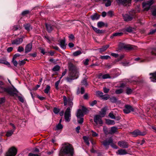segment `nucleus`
Returning a JSON list of instances; mask_svg holds the SVG:
<instances>
[{
	"instance_id": "31",
	"label": "nucleus",
	"mask_w": 156,
	"mask_h": 156,
	"mask_svg": "<svg viewBox=\"0 0 156 156\" xmlns=\"http://www.w3.org/2000/svg\"><path fill=\"white\" fill-rule=\"evenodd\" d=\"M83 139L84 140V142L88 145H89L90 143L88 140V138L86 136H83Z\"/></svg>"
},
{
	"instance_id": "53",
	"label": "nucleus",
	"mask_w": 156,
	"mask_h": 156,
	"mask_svg": "<svg viewBox=\"0 0 156 156\" xmlns=\"http://www.w3.org/2000/svg\"><path fill=\"white\" fill-rule=\"evenodd\" d=\"M107 15L110 17H112L113 15V12L112 11H110L107 12Z\"/></svg>"
},
{
	"instance_id": "6",
	"label": "nucleus",
	"mask_w": 156,
	"mask_h": 156,
	"mask_svg": "<svg viewBox=\"0 0 156 156\" xmlns=\"http://www.w3.org/2000/svg\"><path fill=\"white\" fill-rule=\"evenodd\" d=\"M112 138L111 137L109 138L108 139H106L101 142L102 144L104 146L105 148L106 149H107L108 148L109 145L110 144V143H112Z\"/></svg>"
},
{
	"instance_id": "41",
	"label": "nucleus",
	"mask_w": 156,
	"mask_h": 156,
	"mask_svg": "<svg viewBox=\"0 0 156 156\" xmlns=\"http://www.w3.org/2000/svg\"><path fill=\"white\" fill-rule=\"evenodd\" d=\"M117 130V129L116 127H113L111 128V131L112 133H114L116 132Z\"/></svg>"
},
{
	"instance_id": "50",
	"label": "nucleus",
	"mask_w": 156,
	"mask_h": 156,
	"mask_svg": "<svg viewBox=\"0 0 156 156\" xmlns=\"http://www.w3.org/2000/svg\"><path fill=\"white\" fill-rule=\"evenodd\" d=\"M126 30L128 32L131 33L133 31V29L131 27H129L126 29Z\"/></svg>"
},
{
	"instance_id": "39",
	"label": "nucleus",
	"mask_w": 156,
	"mask_h": 156,
	"mask_svg": "<svg viewBox=\"0 0 156 156\" xmlns=\"http://www.w3.org/2000/svg\"><path fill=\"white\" fill-rule=\"evenodd\" d=\"M60 69V67L58 65H56L52 69L53 71L55 72L58 71Z\"/></svg>"
},
{
	"instance_id": "1",
	"label": "nucleus",
	"mask_w": 156,
	"mask_h": 156,
	"mask_svg": "<svg viewBox=\"0 0 156 156\" xmlns=\"http://www.w3.org/2000/svg\"><path fill=\"white\" fill-rule=\"evenodd\" d=\"M73 99L69 97H66L65 96H63L64 105H68L69 106L67 108L64 113L65 119L66 122H69L70 121V119L69 117L71 116V108H72L73 105Z\"/></svg>"
},
{
	"instance_id": "3",
	"label": "nucleus",
	"mask_w": 156,
	"mask_h": 156,
	"mask_svg": "<svg viewBox=\"0 0 156 156\" xmlns=\"http://www.w3.org/2000/svg\"><path fill=\"white\" fill-rule=\"evenodd\" d=\"M5 83L2 81H0V93H5L10 96H17L19 91L13 86V88L10 87H5L2 86L4 85Z\"/></svg>"
},
{
	"instance_id": "63",
	"label": "nucleus",
	"mask_w": 156,
	"mask_h": 156,
	"mask_svg": "<svg viewBox=\"0 0 156 156\" xmlns=\"http://www.w3.org/2000/svg\"><path fill=\"white\" fill-rule=\"evenodd\" d=\"M156 32V29L154 30H150L148 34H152Z\"/></svg>"
},
{
	"instance_id": "28",
	"label": "nucleus",
	"mask_w": 156,
	"mask_h": 156,
	"mask_svg": "<svg viewBox=\"0 0 156 156\" xmlns=\"http://www.w3.org/2000/svg\"><path fill=\"white\" fill-rule=\"evenodd\" d=\"M109 47V45H107L102 47L101 48L99 49L100 50V52L102 53V52L105 51Z\"/></svg>"
},
{
	"instance_id": "37",
	"label": "nucleus",
	"mask_w": 156,
	"mask_h": 156,
	"mask_svg": "<svg viewBox=\"0 0 156 156\" xmlns=\"http://www.w3.org/2000/svg\"><path fill=\"white\" fill-rule=\"evenodd\" d=\"M150 51L152 55H156V48H153L151 49Z\"/></svg>"
},
{
	"instance_id": "64",
	"label": "nucleus",
	"mask_w": 156,
	"mask_h": 156,
	"mask_svg": "<svg viewBox=\"0 0 156 156\" xmlns=\"http://www.w3.org/2000/svg\"><path fill=\"white\" fill-rule=\"evenodd\" d=\"M97 103V101L96 100H95L93 101H92V102H91L90 103V105L91 106H93L94 105L96 104Z\"/></svg>"
},
{
	"instance_id": "10",
	"label": "nucleus",
	"mask_w": 156,
	"mask_h": 156,
	"mask_svg": "<svg viewBox=\"0 0 156 156\" xmlns=\"http://www.w3.org/2000/svg\"><path fill=\"white\" fill-rule=\"evenodd\" d=\"M153 0H150V1H147L146 2H143V7H145V9L146 10H148L150 8V6L153 4Z\"/></svg>"
},
{
	"instance_id": "57",
	"label": "nucleus",
	"mask_w": 156,
	"mask_h": 156,
	"mask_svg": "<svg viewBox=\"0 0 156 156\" xmlns=\"http://www.w3.org/2000/svg\"><path fill=\"white\" fill-rule=\"evenodd\" d=\"M108 116L112 119H115V117L113 114V112H111L110 113Z\"/></svg>"
},
{
	"instance_id": "16",
	"label": "nucleus",
	"mask_w": 156,
	"mask_h": 156,
	"mask_svg": "<svg viewBox=\"0 0 156 156\" xmlns=\"http://www.w3.org/2000/svg\"><path fill=\"white\" fill-rule=\"evenodd\" d=\"M32 48V43H30L27 44L26 46L25 49V53H27L30 52Z\"/></svg>"
},
{
	"instance_id": "60",
	"label": "nucleus",
	"mask_w": 156,
	"mask_h": 156,
	"mask_svg": "<svg viewBox=\"0 0 156 156\" xmlns=\"http://www.w3.org/2000/svg\"><path fill=\"white\" fill-rule=\"evenodd\" d=\"M39 154H34L31 153H30L28 155L29 156H40L41 154H40L39 153Z\"/></svg>"
},
{
	"instance_id": "32",
	"label": "nucleus",
	"mask_w": 156,
	"mask_h": 156,
	"mask_svg": "<svg viewBox=\"0 0 156 156\" xmlns=\"http://www.w3.org/2000/svg\"><path fill=\"white\" fill-rule=\"evenodd\" d=\"M14 131V130H12L8 131L6 134V136L7 137L11 136L13 134Z\"/></svg>"
},
{
	"instance_id": "47",
	"label": "nucleus",
	"mask_w": 156,
	"mask_h": 156,
	"mask_svg": "<svg viewBox=\"0 0 156 156\" xmlns=\"http://www.w3.org/2000/svg\"><path fill=\"white\" fill-rule=\"evenodd\" d=\"M60 111V109L59 108H57L56 107H55L53 108V112L56 114H57L59 113Z\"/></svg>"
},
{
	"instance_id": "5",
	"label": "nucleus",
	"mask_w": 156,
	"mask_h": 156,
	"mask_svg": "<svg viewBox=\"0 0 156 156\" xmlns=\"http://www.w3.org/2000/svg\"><path fill=\"white\" fill-rule=\"evenodd\" d=\"M17 151V149L14 147H11L6 153L5 156H15Z\"/></svg>"
},
{
	"instance_id": "19",
	"label": "nucleus",
	"mask_w": 156,
	"mask_h": 156,
	"mask_svg": "<svg viewBox=\"0 0 156 156\" xmlns=\"http://www.w3.org/2000/svg\"><path fill=\"white\" fill-rule=\"evenodd\" d=\"M150 75L151 76L150 77L151 81L153 82H156V72L150 73Z\"/></svg>"
},
{
	"instance_id": "12",
	"label": "nucleus",
	"mask_w": 156,
	"mask_h": 156,
	"mask_svg": "<svg viewBox=\"0 0 156 156\" xmlns=\"http://www.w3.org/2000/svg\"><path fill=\"white\" fill-rule=\"evenodd\" d=\"M131 0H116V2L118 5L122 4L126 5L131 3Z\"/></svg>"
},
{
	"instance_id": "42",
	"label": "nucleus",
	"mask_w": 156,
	"mask_h": 156,
	"mask_svg": "<svg viewBox=\"0 0 156 156\" xmlns=\"http://www.w3.org/2000/svg\"><path fill=\"white\" fill-rule=\"evenodd\" d=\"M50 86L48 85H47L46 88L44 90V92L46 94H48L50 90Z\"/></svg>"
},
{
	"instance_id": "4",
	"label": "nucleus",
	"mask_w": 156,
	"mask_h": 156,
	"mask_svg": "<svg viewBox=\"0 0 156 156\" xmlns=\"http://www.w3.org/2000/svg\"><path fill=\"white\" fill-rule=\"evenodd\" d=\"M74 154V149L72 145L62 147L60 151L59 155L60 156H64L69 154L71 156H73Z\"/></svg>"
},
{
	"instance_id": "51",
	"label": "nucleus",
	"mask_w": 156,
	"mask_h": 156,
	"mask_svg": "<svg viewBox=\"0 0 156 156\" xmlns=\"http://www.w3.org/2000/svg\"><path fill=\"white\" fill-rule=\"evenodd\" d=\"M123 90L122 89L117 90L115 91V93L117 94H120L123 92Z\"/></svg>"
},
{
	"instance_id": "26",
	"label": "nucleus",
	"mask_w": 156,
	"mask_h": 156,
	"mask_svg": "<svg viewBox=\"0 0 156 156\" xmlns=\"http://www.w3.org/2000/svg\"><path fill=\"white\" fill-rule=\"evenodd\" d=\"M25 29L27 31H29L30 30L32 29V27L30 24L27 23L24 25Z\"/></svg>"
},
{
	"instance_id": "15",
	"label": "nucleus",
	"mask_w": 156,
	"mask_h": 156,
	"mask_svg": "<svg viewBox=\"0 0 156 156\" xmlns=\"http://www.w3.org/2000/svg\"><path fill=\"white\" fill-rule=\"evenodd\" d=\"M124 20L125 21L128 22L131 21L133 19V16L127 14L122 15Z\"/></svg>"
},
{
	"instance_id": "54",
	"label": "nucleus",
	"mask_w": 156,
	"mask_h": 156,
	"mask_svg": "<svg viewBox=\"0 0 156 156\" xmlns=\"http://www.w3.org/2000/svg\"><path fill=\"white\" fill-rule=\"evenodd\" d=\"M20 28L19 25H15L13 27L12 30L13 31H15L18 30Z\"/></svg>"
},
{
	"instance_id": "2",
	"label": "nucleus",
	"mask_w": 156,
	"mask_h": 156,
	"mask_svg": "<svg viewBox=\"0 0 156 156\" xmlns=\"http://www.w3.org/2000/svg\"><path fill=\"white\" fill-rule=\"evenodd\" d=\"M68 68L69 74L66 79L68 82H71L72 80L78 78V71L76 67L71 62L69 63Z\"/></svg>"
},
{
	"instance_id": "17",
	"label": "nucleus",
	"mask_w": 156,
	"mask_h": 156,
	"mask_svg": "<svg viewBox=\"0 0 156 156\" xmlns=\"http://www.w3.org/2000/svg\"><path fill=\"white\" fill-rule=\"evenodd\" d=\"M91 27L94 31L97 34H103L105 32V30H100L97 28L94 27L93 26H91Z\"/></svg>"
},
{
	"instance_id": "22",
	"label": "nucleus",
	"mask_w": 156,
	"mask_h": 156,
	"mask_svg": "<svg viewBox=\"0 0 156 156\" xmlns=\"http://www.w3.org/2000/svg\"><path fill=\"white\" fill-rule=\"evenodd\" d=\"M108 26V25L107 23H105L102 21L99 22L97 23V26L99 28H101L105 26L107 27Z\"/></svg>"
},
{
	"instance_id": "36",
	"label": "nucleus",
	"mask_w": 156,
	"mask_h": 156,
	"mask_svg": "<svg viewBox=\"0 0 156 156\" xmlns=\"http://www.w3.org/2000/svg\"><path fill=\"white\" fill-rule=\"evenodd\" d=\"M109 98L110 100L112 102L115 103L117 102V99L116 97H112Z\"/></svg>"
},
{
	"instance_id": "33",
	"label": "nucleus",
	"mask_w": 156,
	"mask_h": 156,
	"mask_svg": "<svg viewBox=\"0 0 156 156\" xmlns=\"http://www.w3.org/2000/svg\"><path fill=\"white\" fill-rule=\"evenodd\" d=\"M133 91V90L131 88H129V87H126V93L127 94H131L132 93Z\"/></svg>"
},
{
	"instance_id": "34",
	"label": "nucleus",
	"mask_w": 156,
	"mask_h": 156,
	"mask_svg": "<svg viewBox=\"0 0 156 156\" xmlns=\"http://www.w3.org/2000/svg\"><path fill=\"white\" fill-rule=\"evenodd\" d=\"M12 97H13L14 98H15L16 97H18V99L22 103H23L24 102V99H23V98L22 97L20 96H18V94H17V96H12Z\"/></svg>"
},
{
	"instance_id": "29",
	"label": "nucleus",
	"mask_w": 156,
	"mask_h": 156,
	"mask_svg": "<svg viewBox=\"0 0 156 156\" xmlns=\"http://www.w3.org/2000/svg\"><path fill=\"white\" fill-rule=\"evenodd\" d=\"M81 110L84 115L87 114L89 112V110L84 106H82Z\"/></svg>"
},
{
	"instance_id": "8",
	"label": "nucleus",
	"mask_w": 156,
	"mask_h": 156,
	"mask_svg": "<svg viewBox=\"0 0 156 156\" xmlns=\"http://www.w3.org/2000/svg\"><path fill=\"white\" fill-rule=\"evenodd\" d=\"M134 109L133 107L130 105H126L123 109V112L125 114H128L131 112H134Z\"/></svg>"
},
{
	"instance_id": "59",
	"label": "nucleus",
	"mask_w": 156,
	"mask_h": 156,
	"mask_svg": "<svg viewBox=\"0 0 156 156\" xmlns=\"http://www.w3.org/2000/svg\"><path fill=\"white\" fill-rule=\"evenodd\" d=\"M79 119L77 120L78 122L80 124H82L83 122V117H81Z\"/></svg>"
},
{
	"instance_id": "45",
	"label": "nucleus",
	"mask_w": 156,
	"mask_h": 156,
	"mask_svg": "<svg viewBox=\"0 0 156 156\" xmlns=\"http://www.w3.org/2000/svg\"><path fill=\"white\" fill-rule=\"evenodd\" d=\"M26 63V62H25V60H22V61H19L18 62V64L20 66H22L24 65Z\"/></svg>"
},
{
	"instance_id": "25",
	"label": "nucleus",
	"mask_w": 156,
	"mask_h": 156,
	"mask_svg": "<svg viewBox=\"0 0 156 156\" xmlns=\"http://www.w3.org/2000/svg\"><path fill=\"white\" fill-rule=\"evenodd\" d=\"M100 15H98L97 13H95L94 15L90 16L91 19L93 20H97L99 19L100 17Z\"/></svg>"
},
{
	"instance_id": "11",
	"label": "nucleus",
	"mask_w": 156,
	"mask_h": 156,
	"mask_svg": "<svg viewBox=\"0 0 156 156\" xmlns=\"http://www.w3.org/2000/svg\"><path fill=\"white\" fill-rule=\"evenodd\" d=\"M120 48L121 49H124L126 50H132L133 49V48L132 46L130 45H125L124 44L121 43L119 45Z\"/></svg>"
},
{
	"instance_id": "18",
	"label": "nucleus",
	"mask_w": 156,
	"mask_h": 156,
	"mask_svg": "<svg viewBox=\"0 0 156 156\" xmlns=\"http://www.w3.org/2000/svg\"><path fill=\"white\" fill-rule=\"evenodd\" d=\"M45 26L48 32H51L53 30V26L51 24L45 23Z\"/></svg>"
},
{
	"instance_id": "9",
	"label": "nucleus",
	"mask_w": 156,
	"mask_h": 156,
	"mask_svg": "<svg viewBox=\"0 0 156 156\" xmlns=\"http://www.w3.org/2000/svg\"><path fill=\"white\" fill-rule=\"evenodd\" d=\"M101 116L100 115H95L94 117V122L97 125L98 123L102 124L103 123V121L101 119Z\"/></svg>"
},
{
	"instance_id": "52",
	"label": "nucleus",
	"mask_w": 156,
	"mask_h": 156,
	"mask_svg": "<svg viewBox=\"0 0 156 156\" xmlns=\"http://www.w3.org/2000/svg\"><path fill=\"white\" fill-rule=\"evenodd\" d=\"M113 142V140L112 139V142L110 143V145L112 147H113L115 149H117L118 148V147L115 144H114Z\"/></svg>"
},
{
	"instance_id": "35",
	"label": "nucleus",
	"mask_w": 156,
	"mask_h": 156,
	"mask_svg": "<svg viewBox=\"0 0 156 156\" xmlns=\"http://www.w3.org/2000/svg\"><path fill=\"white\" fill-rule=\"evenodd\" d=\"M112 0H106V1H104V2H107L105 3V6L106 7H108L111 5Z\"/></svg>"
},
{
	"instance_id": "13",
	"label": "nucleus",
	"mask_w": 156,
	"mask_h": 156,
	"mask_svg": "<svg viewBox=\"0 0 156 156\" xmlns=\"http://www.w3.org/2000/svg\"><path fill=\"white\" fill-rule=\"evenodd\" d=\"M118 145L121 147L123 148H127L129 146L128 143L124 140L119 141L118 142Z\"/></svg>"
},
{
	"instance_id": "40",
	"label": "nucleus",
	"mask_w": 156,
	"mask_h": 156,
	"mask_svg": "<svg viewBox=\"0 0 156 156\" xmlns=\"http://www.w3.org/2000/svg\"><path fill=\"white\" fill-rule=\"evenodd\" d=\"M102 98L105 100H106L110 98L109 95L108 94L103 95L101 97Z\"/></svg>"
},
{
	"instance_id": "61",
	"label": "nucleus",
	"mask_w": 156,
	"mask_h": 156,
	"mask_svg": "<svg viewBox=\"0 0 156 156\" xmlns=\"http://www.w3.org/2000/svg\"><path fill=\"white\" fill-rule=\"evenodd\" d=\"M24 50L22 46H19L18 48L17 51L19 52H21L23 51Z\"/></svg>"
},
{
	"instance_id": "44",
	"label": "nucleus",
	"mask_w": 156,
	"mask_h": 156,
	"mask_svg": "<svg viewBox=\"0 0 156 156\" xmlns=\"http://www.w3.org/2000/svg\"><path fill=\"white\" fill-rule=\"evenodd\" d=\"M96 95L98 96H100V97H102L103 95V93L102 92L99 91L96 92Z\"/></svg>"
},
{
	"instance_id": "48",
	"label": "nucleus",
	"mask_w": 156,
	"mask_h": 156,
	"mask_svg": "<svg viewBox=\"0 0 156 156\" xmlns=\"http://www.w3.org/2000/svg\"><path fill=\"white\" fill-rule=\"evenodd\" d=\"M110 57L109 56H101L100 58L102 59H108V58H110Z\"/></svg>"
},
{
	"instance_id": "49",
	"label": "nucleus",
	"mask_w": 156,
	"mask_h": 156,
	"mask_svg": "<svg viewBox=\"0 0 156 156\" xmlns=\"http://www.w3.org/2000/svg\"><path fill=\"white\" fill-rule=\"evenodd\" d=\"M16 59H13V58L12 62L13 63L14 66L17 67L18 64V62L17 61L15 60Z\"/></svg>"
},
{
	"instance_id": "20",
	"label": "nucleus",
	"mask_w": 156,
	"mask_h": 156,
	"mask_svg": "<svg viewBox=\"0 0 156 156\" xmlns=\"http://www.w3.org/2000/svg\"><path fill=\"white\" fill-rule=\"evenodd\" d=\"M84 115V114L81 109H79L78 110L76 114V116L78 118L83 117Z\"/></svg>"
},
{
	"instance_id": "38",
	"label": "nucleus",
	"mask_w": 156,
	"mask_h": 156,
	"mask_svg": "<svg viewBox=\"0 0 156 156\" xmlns=\"http://www.w3.org/2000/svg\"><path fill=\"white\" fill-rule=\"evenodd\" d=\"M81 53L82 52H81V51L79 50L78 51H76L73 52V55L74 56H76L80 55Z\"/></svg>"
},
{
	"instance_id": "21",
	"label": "nucleus",
	"mask_w": 156,
	"mask_h": 156,
	"mask_svg": "<svg viewBox=\"0 0 156 156\" xmlns=\"http://www.w3.org/2000/svg\"><path fill=\"white\" fill-rule=\"evenodd\" d=\"M116 153L118 154L122 155L127 154V152L126 150L121 149L118 151Z\"/></svg>"
},
{
	"instance_id": "58",
	"label": "nucleus",
	"mask_w": 156,
	"mask_h": 156,
	"mask_svg": "<svg viewBox=\"0 0 156 156\" xmlns=\"http://www.w3.org/2000/svg\"><path fill=\"white\" fill-rule=\"evenodd\" d=\"M82 85L87 86L88 84L87 83V80L86 79H83L81 82Z\"/></svg>"
},
{
	"instance_id": "30",
	"label": "nucleus",
	"mask_w": 156,
	"mask_h": 156,
	"mask_svg": "<svg viewBox=\"0 0 156 156\" xmlns=\"http://www.w3.org/2000/svg\"><path fill=\"white\" fill-rule=\"evenodd\" d=\"M106 123L108 125H114L115 124V122L114 120L109 119H107L106 120Z\"/></svg>"
},
{
	"instance_id": "23",
	"label": "nucleus",
	"mask_w": 156,
	"mask_h": 156,
	"mask_svg": "<svg viewBox=\"0 0 156 156\" xmlns=\"http://www.w3.org/2000/svg\"><path fill=\"white\" fill-rule=\"evenodd\" d=\"M59 44L61 48L63 49H65L66 48V44H65V38L64 39L60 41Z\"/></svg>"
},
{
	"instance_id": "43",
	"label": "nucleus",
	"mask_w": 156,
	"mask_h": 156,
	"mask_svg": "<svg viewBox=\"0 0 156 156\" xmlns=\"http://www.w3.org/2000/svg\"><path fill=\"white\" fill-rule=\"evenodd\" d=\"M102 78L103 79L110 78H111V76L109 74L107 73L103 75L102 76Z\"/></svg>"
},
{
	"instance_id": "56",
	"label": "nucleus",
	"mask_w": 156,
	"mask_h": 156,
	"mask_svg": "<svg viewBox=\"0 0 156 156\" xmlns=\"http://www.w3.org/2000/svg\"><path fill=\"white\" fill-rule=\"evenodd\" d=\"M63 128V126L61 124H58L56 126V128L57 130H60L62 129Z\"/></svg>"
},
{
	"instance_id": "46",
	"label": "nucleus",
	"mask_w": 156,
	"mask_h": 156,
	"mask_svg": "<svg viewBox=\"0 0 156 156\" xmlns=\"http://www.w3.org/2000/svg\"><path fill=\"white\" fill-rule=\"evenodd\" d=\"M30 13V11L28 10H25L22 12L21 13L22 16H24Z\"/></svg>"
},
{
	"instance_id": "27",
	"label": "nucleus",
	"mask_w": 156,
	"mask_h": 156,
	"mask_svg": "<svg viewBox=\"0 0 156 156\" xmlns=\"http://www.w3.org/2000/svg\"><path fill=\"white\" fill-rule=\"evenodd\" d=\"M123 33L122 32L120 33H115L113 34L110 37L111 38H113L115 36H121L123 35Z\"/></svg>"
},
{
	"instance_id": "24",
	"label": "nucleus",
	"mask_w": 156,
	"mask_h": 156,
	"mask_svg": "<svg viewBox=\"0 0 156 156\" xmlns=\"http://www.w3.org/2000/svg\"><path fill=\"white\" fill-rule=\"evenodd\" d=\"M106 108L105 107L102 108L100 112V115L102 117H104L106 113Z\"/></svg>"
},
{
	"instance_id": "55",
	"label": "nucleus",
	"mask_w": 156,
	"mask_h": 156,
	"mask_svg": "<svg viewBox=\"0 0 156 156\" xmlns=\"http://www.w3.org/2000/svg\"><path fill=\"white\" fill-rule=\"evenodd\" d=\"M60 82V80H58V81H57L55 83V88L57 90H58L59 89V88L58 87V86L59 83Z\"/></svg>"
},
{
	"instance_id": "62",
	"label": "nucleus",
	"mask_w": 156,
	"mask_h": 156,
	"mask_svg": "<svg viewBox=\"0 0 156 156\" xmlns=\"http://www.w3.org/2000/svg\"><path fill=\"white\" fill-rule=\"evenodd\" d=\"M110 90L109 89L107 88L106 87L103 88L104 92L105 93H107Z\"/></svg>"
},
{
	"instance_id": "14",
	"label": "nucleus",
	"mask_w": 156,
	"mask_h": 156,
	"mask_svg": "<svg viewBox=\"0 0 156 156\" xmlns=\"http://www.w3.org/2000/svg\"><path fill=\"white\" fill-rule=\"evenodd\" d=\"M23 37H22V38H18L15 40L12 41V44L16 45L20 44L23 42Z\"/></svg>"
},
{
	"instance_id": "7",
	"label": "nucleus",
	"mask_w": 156,
	"mask_h": 156,
	"mask_svg": "<svg viewBox=\"0 0 156 156\" xmlns=\"http://www.w3.org/2000/svg\"><path fill=\"white\" fill-rule=\"evenodd\" d=\"M130 133L133 135V136L136 137L138 136H144L146 134L147 132L145 131L141 132L138 129H136L131 132Z\"/></svg>"
}]
</instances>
